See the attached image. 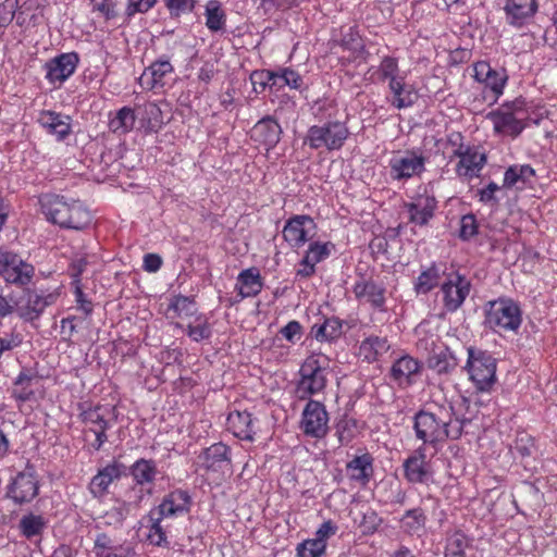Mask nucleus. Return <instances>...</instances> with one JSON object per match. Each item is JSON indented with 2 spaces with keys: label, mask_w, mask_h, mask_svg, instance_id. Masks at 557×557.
<instances>
[{
  "label": "nucleus",
  "mask_w": 557,
  "mask_h": 557,
  "mask_svg": "<svg viewBox=\"0 0 557 557\" xmlns=\"http://www.w3.org/2000/svg\"><path fill=\"white\" fill-rule=\"evenodd\" d=\"M314 226V222L309 215H295L286 222L283 237L293 248H299L310 239L309 232Z\"/></svg>",
  "instance_id": "obj_19"
},
{
  "label": "nucleus",
  "mask_w": 557,
  "mask_h": 557,
  "mask_svg": "<svg viewBox=\"0 0 557 557\" xmlns=\"http://www.w3.org/2000/svg\"><path fill=\"white\" fill-rule=\"evenodd\" d=\"M535 175V171L528 164H515L509 166L504 174V184L506 188L517 186L519 183L524 185Z\"/></svg>",
  "instance_id": "obj_43"
},
{
  "label": "nucleus",
  "mask_w": 557,
  "mask_h": 557,
  "mask_svg": "<svg viewBox=\"0 0 557 557\" xmlns=\"http://www.w3.org/2000/svg\"><path fill=\"white\" fill-rule=\"evenodd\" d=\"M145 492L141 488H132L126 500L116 499L115 504L104 512L103 521L108 525H120L134 511L140 507Z\"/></svg>",
  "instance_id": "obj_18"
},
{
  "label": "nucleus",
  "mask_w": 557,
  "mask_h": 557,
  "mask_svg": "<svg viewBox=\"0 0 557 557\" xmlns=\"http://www.w3.org/2000/svg\"><path fill=\"white\" fill-rule=\"evenodd\" d=\"M505 22L516 28L528 25L539 11L537 0H505Z\"/></svg>",
  "instance_id": "obj_16"
},
{
  "label": "nucleus",
  "mask_w": 557,
  "mask_h": 557,
  "mask_svg": "<svg viewBox=\"0 0 557 557\" xmlns=\"http://www.w3.org/2000/svg\"><path fill=\"white\" fill-rule=\"evenodd\" d=\"M79 63L76 52L61 53L45 64L46 78L51 84H62L73 75Z\"/></svg>",
  "instance_id": "obj_17"
},
{
  "label": "nucleus",
  "mask_w": 557,
  "mask_h": 557,
  "mask_svg": "<svg viewBox=\"0 0 557 557\" xmlns=\"http://www.w3.org/2000/svg\"><path fill=\"white\" fill-rule=\"evenodd\" d=\"M349 136V129L345 123L329 121L322 125L309 127L304 139L305 145L311 149L325 148L329 151L341 149Z\"/></svg>",
  "instance_id": "obj_5"
},
{
  "label": "nucleus",
  "mask_w": 557,
  "mask_h": 557,
  "mask_svg": "<svg viewBox=\"0 0 557 557\" xmlns=\"http://www.w3.org/2000/svg\"><path fill=\"white\" fill-rule=\"evenodd\" d=\"M478 234V223L473 214H466L460 220L459 237L469 240Z\"/></svg>",
  "instance_id": "obj_54"
},
{
  "label": "nucleus",
  "mask_w": 557,
  "mask_h": 557,
  "mask_svg": "<svg viewBox=\"0 0 557 557\" xmlns=\"http://www.w3.org/2000/svg\"><path fill=\"white\" fill-rule=\"evenodd\" d=\"M357 424L354 419H341L336 424V436L341 445L349 444L356 436Z\"/></svg>",
  "instance_id": "obj_49"
},
{
  "label": "nucleus",
  "mask_w": 557,
  "mask_h": 557,
  "mask_svg": "<svg viewBox=\"0 0 557 557\" xmlns=\"http://www.w3.org/2000/svg\"><path fill=\"white\" fill-rule=\"evenodd\" d=\"M281 125L272 116L258 121L250 131V138L262 145L267 151L273 149L281 140Z\"/></svg>",
  "instance_id": "obj_20"
},
{
  "label": "nucleus",
  "mask_w": 557,
  "mask_h": 557,
  "mask_svg": "<svg viewBox=\"0 0 557 557\" xmlns=\"http://www.w3.org/2000/svg\"><path fill=\"white\" fill-rule=\"evenodd\" d=\"M156 3L157 0H127L125 14L127 17H132L137 13H146L152 9Z\"/></svg>",
  "instance_id": "obj_57"
},
{
  "label": "nucleus",
  "mask_w": 557,
  "mask_h": 557,
  "mask_svg": "<svg viewBox=\"0 0 557 557\" xmlns=\"http://www.w3.org/2000/svg\"><path fill=\"white\" fill-rule=\"evenodd\" d=\"M169 310H173L180 318L191 317L196 312V306L193 299L180 295L172 300Z\"/></svg>",
  "instance_id": "obj_52"
},
{
  "label": "nucleus",
  "mask_w": 557,
  "mask_h": 557,
  "mask_svg": "<svg viewBox=\"0 0 557 557\" xmlns=\"http://www.w3.org/2000/svg\"><path fill=\"white\" fill-rule=\"evenodd\" d=\"M471 290V282L459 272L448 275L447 280L441 285L443 294V307L446 312H456L461 308Z\"/></svg>",
  "instance_id": "obj_11"
},
{
  "label": "nucleus",
  "mask_w": 557,
  "mask_h": 557,
  "mask_svg": "<svg viewBox=\"0 0 557 557\" xmlns=\"http://www.w3.org/2000/svg\"><path fill=\"white\" fill-rule=\"evenodd\" d=\"M174 71L169 58L161 57L148 66L139 78L143 87L154 89L164 86V77Z\"/></svg>",
  "instance_id": "obj_29"
},
{
  "label": "nucleus",
  "mask_w": 557,
  "mask_h": 557,
  "mask_svg": "<svg viewBox=\"0 0 557 557\" xmlns=\"http://www.w3.org/2000/svg\"><path fill=\"white\" fill-rule=\"evenodd\" d=\"M381 523L382 519L374 510H367L362 516V520L360 521V528L362 533L372 534L377 530Z\"/></svg>",
  "instance_id": "obj_58"
},
{
  "label": "nucleus",
  "mask_w": 557,
  "mask_h": 557,
  "mask_svg": "<svg viewBox=\"0 0 557 557\" xmlns=\"http://www.w3.org/2000/svg\"><path fill=\"white\" fill-rule=\"evenodd\" d=\"M454 154L459 157L460 160L457 164V173L460 176L472 177L475 175L486 162L485 154L471 149L470 147L465 148L462 144L454 151Z\"/></svg>",
  "instance_id": "obj_27"
},
{
  "label": "nucleus",
  "mask_w": 557,
  "mask_h": 557,
  "mask_svg": "<svg viewBox=\"0 0 557 557\" xmlns=\"http://www.w3.org/2000/svg\"><path fill=\"white\" fill-rule=\"evenodd\" d=\"M127 474V467L119 461H113L98 471L91 479L89 491L95 497H102L107 494L110 484Z\"/></svg>",
  "instance_id": "obj_21"
},
{
  "label": "nucleus",
  "mask_w": 557,
  "mask_h": 557,
  "mask_svg": "<svg viewBox=\"0 0 557 557\" xmlns=\"http://www.w3.org/2000/svg\"><path fill=\"white\" fill-rule=\"evenodd\" d=\"M425 521L426 517L421 508L409 509L401 518L403 527L410 534H417L423 530Z\"/></svg>",
  "instance_id": "obj_46"
},
{
  "label": "nucleus",
  "mask_w": 557,
  "mask_h": 557,
  "mask_svg": "<svg viewBox=\"0 0 557 557\" xmlns=\"http://www.w3.org/2000/svg\"><path fill=\"white\" fill-rule=\"evenodd\" d=\"M281 334L288 341L294 342L296 336L301 334V325L298 321H289L282 330Z\"/></svg>",
  "instance_id": "obj_63"
},
{
  "label": "nucleus",
  "mask_w": 557,
  "mask_h": 557,
  "mask_svg": "<svg viewBox=\"0 0 557 557\" xmlns=\"http://www.w3.org/2000/svg\"><path fill=\"white\" fill-rule=\"evenodd\" d=\"M440 280L441 270L435 263H433L423 270L417 277L414 282V290L417 294L425 295L440 284Z\"/></svg>",
  "instance_id": "obj_42"
},
{
  "label": "nucleus",
  "mask_w": 557,
  "mask_h": 557,
  "mask_svg": "<svg viewBox=\"0 0 557 557\" xmlns=\"http://www.w3.org/2000/svg\"><path fill=\"white\" fill-rule=\"evenodd\" d=\"M282 73L285 78L286 86L299 89L302 85V77L294 70L285 67L282 69Z\"/></svg>",
  "instance_id": "obj_64"
},
{
  "label": "nucleus",
  "mask_w": 557,
  "mask_h": 557,
  "mask_svg": "<svg viewBox=\"0 0 557 557\" xmlns=\"http://www.w3.org/2000/svg\"><path fill=\"white\" fill-rule=\"evenodd\" d=\"M466 369L479 392H490L496 382V359L486 350L468 348Z\"/></svg>",
  "instance_id": "obj_3"
},
{
  "label": "nucleus",
  "mask_w": 557,
  "mask_h": 557,
  "mask_svg": "<svg viewBox=\"0 0 557 557\" xmlns=\"http://www.w3.org/2000/svg\"><path fill=\"white\" fill-rule=\"evenodd\" d=\"M149 521L151 523L148 534L150 543L160 547H169L170 542L168 541L165 532L161 527L162 519L156 516V511H150Z\"/></svg>",
  "instance_id": "obj_47"
},
{
  "label": "nucleus",
  "mask_w": 557,
  "mask_h": 557,
  "mask_svg": "<svg viewBox=\"0 0 557 557\" xmlns=\"http://www.w3.org/2000/svg\"><path fill=\"white\" fill-rule=\"evenodd\" d=\"M34 379L35 375L29 370L21 371L14 381L15 388L12 396L22 403L29 400L34 396V391L30 388Z\"/></svg>",
  "instance_id": "obj_45"
},
{
  "label": "nucleus",
  "mask_w": 557,
  "mask_h": 557,
  "mask_svg": "<svg viewBox=\"0 0 557 557\" xmlns=\"http://www.w3.org/2000/svg\"><path fill=\"white\" fill-rule=\"evenodd\" d=\"M115 411L114 407L96 406L82 412L83 422L88 426V431L96 436L95 442L91 443L95 450H99L108 441L106 431L110 428V421L107 417L109 414L115 417Z\"/></svg>",
  "instance_id": "obj_13"
},
{
  "label": "nucleus",
  "mask_w": 557,
  "mask_h": 557,
  "mask_svg": "<svg viewBox=\"0 0 557 557\" xmlns=\"http://www.w3.org/2000/svg\"><path fill=\"white\" fill-rule=\"evenodd\" d=\"M127 472L132 475L137 485L133 488H141L145 492V496L152 494L151 488L145 491L144 486L153 484L159 474L157 462L153 459L140 458L127 468Z\"/></svg>",
  "instance_id": "obj_26"
},
{
  "label": "nucleus",
  "mask_w": 557,
  "mask_h": 557,
  "mask_svg": "<svg viewBox=\"0 0 557 557\" xmlns=\"http://www.w3.org/2000/svg\"><path fill=\"white\" fill-rule=\"evenodd\" d=\"M389 349L385 337L370 336L366 338L359 347V355L368 362H373Z\"/></svg>",
  "instance_id": "obj_38"
},
{
  "label": "nucleus",
  "mask_w": 557,
  "mask_h": 557,
  "mask_svg": "<svg viewBox=\"0 0 557 557\" xmlns=\"http://www.w3.org/2000/svg\"><path fill=\"white\" fill-rule=\"evenodd\" d=\"M198 321H199L198 324H196V325L189 324L187 326V334L195 342L208 339L212 334L210 324L208 323V321L206 319L202 320L199 318Z\"/></svg>",
  "instance_id": "obj_53"
},
{
  "label": "nucleus",
  "mask_w": 557,
  "mask_h": 557,
  "mask_svg": "<svg viewBox=\"0 0 557 557\" xmlns=\"http://www.w3.org/2000/svg\"><path fill=\"white\" fill-rule=\"evenodd\" d=\"M227 426L240 440L251 441L253 438L252 419L248 411L231 412L227 417Z\"/></svg>",
  "instance_id": "obj_35"
},
{
  "label": "nucleus",
  "mask_w": 557,
  "mask_h": 557,
  "mask_svg": "<svg viewBox=\"0 0 557 557\" xmlns=\"http://www.w3.org/2000/svg\"><path fill=\"white\" fill-rule=\"evenodd\" d=\"M201 466L209 472L220 476L232 474L231 449L223 443H215L206 448L199 456Z\"/></svg>",
  "instance_id": "obj_15"
},
{
  "label": "nucleus",
  "mask_w": 557,
  "mask_h": 557,
  "mask_svg": "<svg viewBox=\"0 0 557 557\" xmlns=\"http://www.w3.org/2000/svg\"><path fill=\"white\" fill-rule=\"evenodd\" d=\"M523 106L524 101L517 99L506 104V110L490 112L487 119L492 121L494 131L497 134L518 136L525 127Z\"/></svg>",
  "instance_id": "obj_7"
},
{
  "label": "nucleus",
  "mask_w": 557,
  "mask_h": 557,
  "mask_svg": "<svg viewBox=\"0 0 557 557\" xmlns=\"http://www.w3.org/2000/svg\"><path fill=\"white\" fill-rule=\"evenodd\" d=\"M420 370L421 364L417 359L410 356H403L393 363L391 376L398 385L409 386L414 382Z\"/></svg>",
  "instance_id": "obj_30"
},
{
  "label": "nucleus",
  "mask_w": 557,
  "mask_h": 557,
  "mask_svg": "<svg viewBox=\"0 0 557 557\" xmlns=\"http://www.w3.org/2000/svg\"><path fill=\"white\" fill-rule=\"evenodd\" d=\"M337 531V525L334 524L331 520L323 522L320 528L315 532V540H321V542L326 544L327 539L334 535Z\"/></svg>",
  "instance_id": "obj_62"
},
{
  "label": "nucleus",
  "mask_w": 557,
  "mask_h": 557,
  "mask_svg": "<svg viewBox=\"0 0 557 557\" xmlns=\"http://www.w3.org/2000/svg\"><path fill=\"white\" fill-rule=\"evenodd\" d=\"M25 301L17 302L16 313L25 322L38 320L45 309L59 298L58 292H51L46 295L37 294L35 290L26 289Z\"/></svg>",
  "instance_id": "obj_14"
},
{
  "label": "nucleus",
  "mask_w": 557,
  "mask_h": 557,
  "mask_svg": "<svg viewBox=\"0 0 557 557\" xmlns=\"http://www.w3.org/2000/svg\"><path fill=\"white\" fill-rule=\"evenodd\" d=\"M236 289L242 298L255 297L262 289L260 272L256 268L242 271L237 277Z\"/></svg>",
  "instance_id": "obj_33"
},
{
  "label": "nucleus",
  "mask_w": 557,
  "mask_h": 557,
  "mask_svg": "<svg viewBox=\"0 0 557 557\" xmlns=\"http://www.w3.org/2000/svg\"><path fill=\"white\" fill-rule=\"evenodd\" d=\"M15 0H5L0 4V25H7L12 22L15 14Z\"/></svg>",
  "instance_id": "obj_59"
},
{
  "label": "nucleus",
  "mask_w": 557,
  "mask_h": 557,
  "mask_svg": "<svg viewBox=\"0 0 557 557\" xmlns=\"http://www.w3.org/2000/svg\"><path fill=\"white\" fill-rule=\"evenodd\" d=\"M329 414L325 406L310 399L302 411L300 429L305 435L313 438H323L329 431Z\"/></svg>",
  "instance_id": "obj_12"
},
{
  "label": "nucleus",
  "mask_w": 557,
  "mask_h": 557,
  "mask_svg": "<svg viewBox=\"0 0 557 557\" xmlns=\"http://www.w3.org/2000/svg\"><path fill=\"white\" fill-rule=\"evenodd\" d=\"M299 375L297 393L300 399H306L325 388L326 377L317 357L310 356L304 361Z\"/></svg>",
  "instance_id": "obj_10"
},
{
  "label": "nucleus",
  "mask_w": 557,
  "mask_h": 557,
  "mask_svg": "<svg viewBox=\"0 0 557 557\" xmlns=\"http://www.w3.org/2000/svg\"><path fill=\"white\" fill-rule=\"evenodd\" d=\"M425 459V448L420 446L404 461V474L410 483H426L430 479L431 471Z\"/></svg>",
  "instance_id": "obj_24"
},
{
  "label": "nucleus",
  "mask_w": 557,
  "mask_h": 557,
  "mask_svg": "<svg viewBox=\"0 0 557 557\" xmlns=\"http://www.w3.org/2000/svg\"><path fill=\"white\" fill-rule=\"evenodd\" d=\"M206 26L211 32H220L225 27L226 15L218 0H210L206 5Z\"/></svg>",
  "instance_id": "obj_44"
},
{
  "label": "nucleus",
  "mask_w": 557,
  "mask_h": 557,
  "mask_svg": "<svg viewBox=\"0 0 557 557\" xmlns=\"http://www.w3.org/2000/svg\"><path fill=\"white\" fill-rule=\"evenodd\" d=\"M458 366L457 359L448 347L433 349L428 358V367L437 374H448Z\"/></svg>",
  "instance_id": "obj_34"
},
{
  "label": "nucleus",
  "mask_w": 557,
  "mask_h": 557,
  "mask_svg": "<svg viewBox=\"0 0 557 557\" xmlns=\"http://www.w3.org/2000/svg\"><path fill=\"white\" fill-rule=\"evenodd\" d=\"M326 544L321 540H307L297 546L298 557H321L325 553Z\"/></svg>",
  "instance_id": "obj_50"
},
{
  "label": "nucleus",
  "mask_w": 557,
  "mask_h": 557,
  "mask_svg": "<svg viewBox=\"0 0 557 557\" xmlns=\"http://www.w3.org/2000/svg\"><path fill=\"white\" fill-rule=\"evenodd\" d=\"M70 116L54 111H42L38 117L39 124L58 140L65 139L71 133Z\"/></svg>",
  "instance_id": "obj_31"
},
{
  "label": "nucleus",
  "mask_w": 557,
  "mask_h": 557,
  "mask_svg": "<svg viewBox=\"0 0 557 557\" xmlns=\"http://www.w3.org/2000/svg\"><path fill=\"white\" fill-rule=\"evenodd\" d=\"M522 322V312L517 302L509 298H499L490 302L485 324L495 332H515Z\"/></svg>",
  "instance_id": "obj_4"
},
{
  "label": "nucleus",
  "mask_w": 557,
  "mask_h": 557,
  "mask_svg": "<svg viewBox=\"0 0 557 557\" xmlns=\"http://www.w3.org/2000/svg\"><path fill=\"white\" fill-rule=\"evenodd\" d=\"M189 505V494L183 490H175L165 495L161 504L151 511H156V516L163 520L188 512Z\"/></svg>",
  "instance_id": "obj_22"
},
{
  "label": "nucleus",
  "mask_w": 557,
  "mask_h": 557,
  "mask_svg": "<svg viewBox=\"0 0 557 557\" xmlns=\"http://www.w3.org/2000/svg\"><path fill=\"white\" fill-rule=\"evenodd\" d=\"M116 546L117 545L113 544V541L109 535H107L106 533H100L97 535V537L95 540L94 552H95L96 556H98V553L111 552V550L115 549Z\"/></svg>",
  "instance_id": "obj_61"
},
{
  "label": "nucleus",
  "mask_w": 557,
  "mask_h": 557,
  "mask_svg": "<svg viewBox=\"0 0 557 557\" xmlns=\"http://www.w3.org/2000/svg\"><path fill=\"white\" fill-rule=\"evenodd\" d=\"M373 457L369 453L356 456L346 466L348 476L352 481L366 485L373 475Z\"/></svg>",
  "instance_id": "obj_32"
},
{
  "label": "nucleus",
  "mask_w": 557,
  "mask_h": 557,
  "mask_svg": "<svg viewBox=\"0 0 557 557\" xmlns=\"http://www.w3.org/2000/svg\"><path fill=\"white\" fill-rule=\"evenodd\" d=\"M389 90L393 94L392 104L397 109L408 108L414 103L416 94L410 87H407L404 77L398 81L389 82Z\"/></svg>",
  "instance_id": "obj_40"
},
{
  "label": "nucleus",
  "mask_w": 557,
  "mask_h": 557,
  "mask_svg": "<svg viewBox=\"0 0 557 557\" xmlns=\"http://www.w3.org/2000/svg\"><path fill=\"white\" fill-rule=\"evenodd\" d=\"M39 202L46 219L61 227L83 230L91 223L89 211L78 200L46 194L40 197Z\"/></svg>",
  "instance_id": "obj_1"
},
{
  "label": "nucleus",
  "mask_w": 557,
  "mask_h": 557,
  "mask_svg": "<svg viewBox=\"0 0 557 557\" xmlns=\"http://www.w3.org/2000/svg\"><path fill=\"white\" fill-rule=\"evenodd\" d=\"M310 334L319 342L335 341L343 334V321L337 317L326 318L322 324H314Z\"/></svg>",
  "instance_id": "obj_36"
},
{
  "label": "nucleus",
  "mask_w": 557,
  "mask_h": 557,
  "mask_svg": "<svg viewBox=\"0 0 557 557\" xmlns=\"http://www.w3.org/2000/svg\"><path fill=\"white\" fill-rule=\"evenodd\" d=\"M357 299H364L372 307L382 310L385 305V287L373 280L361 278L352 287Z\"/></svg>",
  "instance_id": "obj_28"
},
{
  "label": "nucleus",
  "mask_w": 557,
  "mask_h": 557,
  "mask_svg": "<svg viewBox=\"0 0 557 557\" xmlns=\"http://www.w3.org/2000/svg\"><path fill=\"white\" fill-rule=\"evenodd\" d=\"M445 409L440 408L438 413L426 409H420L413 416V431L416 438L422 442V446L436 447L447 440Z\"/></svg>",
  "instance_id": "obj_2"
},
{
  "label": "nucleus",
  "mask_w": 557,
  "mask_h": 557,
  "mask_svg": "<svg viewBox=\"0 0 557 557\" xmlns=\"http://www.w3.org/2000/svg\"><path fill=\"white\" fill-rule=\"evenodd\" d=\"M473 77L485 85L492 92L495 99H497L504 90L505 84L508 79L506 71L504 69L497 71L493 69L487 62H478L474 65Z\"/></svg>",
  "instance_id": "obj_23"
},
{
  "label": "nucleus",
  "mask_w": 557,
  "mask_h": 557,
  "mask_svg": "<svg viewBox=\"0 0 557 557\" xmlns=\"http://www.w3.org/2000/svg\"><path fill=\"white\" fill-rule=\"evenodd\" d=\"M250 81H251L255 91H257V92L263 91L267 87L271 88L272 71H270V70L253 71L250 75Z\"/></svg>",
  "instance_id": "obj_55"
},
{
  "label": "nucleus",
  "mask_w": 557,
  "mask_h": 557,
  "mask_svg": "<svg viewBox=\"0 0 557 557\" xmlns=\"http://www.w3.org/2000/svg\"><path fill=\"white\" fill-rule=\"evenodd\" d=\"M471 545L469 539L461 530L447 533L445 557H466V549Z\"/></svg>",
  "instance_id": "obj_39"
},
{
  "label": "nucleus",
  "mask_w": 557,
  "mask_h": 557,
  "mask_svg": "<svg viewBox=\"0 0 557 557\" xmlns=\"http://www.w3.org/2000/svg\"><path fill=\"white\" fill-rule=\"evenodd\" d=\"M379 75L381 81L388 79L389 82L403 78L398 75L399 67L397 59L393 57H384L379 65Z\"/></svg>",
  "instance_id": "obj_51"
},
{
  "label": "nucleus",
  "mask_w": 557,
  "mask_h": 557,
  "mask_svg": "<svg viewBox=\"0 0 557 557\" xmlns=\"http://www.w3.org/2000/svg\"><path fill=\"white\" fill-rule=\"evenodd\" d=\"M35 275V268L25 262L17 253L0 247V276L9 284L23 287Z\"/></svg>",
  "instance_id": "obj_6"
},
{
  "label": "nucleus",
  "mask_w": 557,
  "mask_h": 557,
  "mask_svg": "<svg viewBox=\"0 0 557 557\" xmlns=\"http://www.w3.org/2000/svg\"><path fill=\"white\" fill-rule=\"evenodd\" d=\"M468 422L467 419H456V423L453 422L450 417L446 419L445 430L447 432V438L458 440L462 435L463 425Z\"/></svg>",
  "instance_id": "obj_60"
},
{
  "label": "nucleus",
  "mask_w": 557,
  "mask_h": 557,
  "mask_svg": "<svg viewBox=\"0 0 557 557\" xmlns=\"http://www.w3.org/2000/svg\"><path fill=\"white\" fill-rule=\"evenodd\" d=\"M333 247L334 245L331 243H311L304 258H306L307 263L310 261L313 264H317L325 260L331 255Z\"/></svg>",
  "instance_id": "obj_48"
},
{
  "label": "nucleus",
  "mask_w": 557,
  "mask_h": 557,
  "mask_svg": "<svg viewBox=\"0 0 557 557\" xmlns=\"http://www.w3.org/2000/svg\"><path fill=\"white\" fill-rule=\"evenodd\" d=\"M405 207L409 213V221L423 226L434 216L437 200L433 195H418L412 202L406 203Z\"/></svg>",
  "instance_id": "obj_25"
},
{
  "label": "nucleus",
  "mask_w": 557,
  "mask_h": 557,
  "mask_svg": "<svg viewBox=\"0 0 557 557\" xmlns=\"http://www.w3.org/2000/svg\"><path fill=\"white\" fill-rule=\"evenodd\" d=\"M48 524L47 519L42 515L27 512L17 524L18 532L27 540L41 536Z\"/></svg>",
  "instance_id": "obj_37"
},
{
  "label": "nucleus",
  "mask_w": 557,
  "mask_h": 557,
  "mask_svg": "<svg viewBox=\"0 0 557 557\" xmlns=\"http://www.w3.org/2000/svg\"><path fill=\"white\" fill-rule=\"evenodd\" d=\"M39 493V481L33 466L29 463L24 471L18 472L8 485L7 497L15 505L29 504Z\"/></svg>",
  "instance_id": "obj_8"
},
{
  "label": "nucleus",
  "mask_w": 557,
  "mask_h": 557,
  "mask_svg": "<svg viewBox=\"0 0 557 557\" xmlns=\"http://www.w3.org/2000/svg\"><path fill=\"white\" fill-rule=\"evenodd\" d=\"M136 115L132 108L123 107L109 122L111 132L123 135L131 132L135 125Z\"/></svg>",
  "instance_id": "obj_41"
},
{
  "label": "nucleus",
  "mask_w": 557,
  "mask_h": 557,
  "mask_svg": "<svg viewBox=\"0 0 557 557\" xmlns=\"http://www.w3.org/2000/svg\"><path fill=\"white\" fill-rule=\"evenodd\" d=\"M425 158L414 150L395 153L388 161L389 176L394 181H407L425 171Z\"/></svg>",
  "instance_id": "obj_9"
},
{
  "label": "nucleus",
  "mask_w": 557,
  "mask_h": 557,
  "mask_svg": "<svg viewBox=\"0 0 557 557\" xmlns=\"http://www.w3.org/2000/svg\"><path fill=\"white\" fill-rule=\"evenodd\" d=\"M164 3L171 16H180L183 13L191 12L195 8V0H164Z\"/></svg>",
  "instance_id": "obj_56"
}]
</instances>
